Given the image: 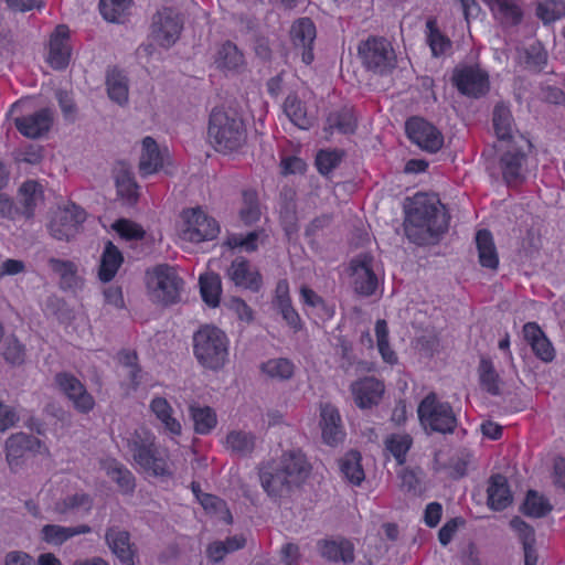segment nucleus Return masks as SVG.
I'll return each mask as SVG.
<instances>
[{
	"mask_svg": "<svg viewBox=\"0 0 565 565\" xmlns=\"http://www.w3.org/2000/svg\"><path fill=\"white\" fill-rule=\"evenodd\" d=\"M320 425L322 439L329 446H337L343 441L345 433L341 424V416L338 408L329 403L320 407Z\"/></svg>",
	"mask_w": 565,
	"mask_h": 565,
	"instance_id": "25",
	"label": "nucleus"
},
{
	"mask_svg": "<svg viewBox=\"0 0 565 565\" xmlns=\"http://www.w3.org/2000/svg\"><path fill=\"white\" fill-rule=\"evenodd\" d=\"M226 277L237 288L258 292L263 288V276L259 269L246 257H235L226 269Z\"/></svg>",
	"mask_w": 565,
	"mask_h": 565,
	"instance_id": "16",
	"label": "nucleus"
},
{
	"mask_svg": "<svg viewBox=\"0 0 565 565\" xmlns=\"http://www.w3.org/2000/svg\"><path fill=\"white\" fill-rule=\"evenodd\" d=\"M408 139L420 149L435 153L444 145L441 132L430 122L420 117H411L405 122Z\"/></svg>",
	"mask_w": 565,
	"mask_h": 565,
	"instance_id": "15",
	"label": "nucleus"
},
{
	"mask_svg": "<svg viewBox=\"0 0 565 565\" xmlns=\"http://www.w3.org/2000/svg\"><path fill=\"white\" fill-rule=\"evenodd\" d=\"M49 265L52 270L60 276L61 289L75 290L81 286L82 280L77 276V266L75 263L52 257L49 259Z\"/></svg>",
	"mask_w": 565,
	"mask_h": 565,
	"instance_id": "38",
	"label": "nucleus"
},
{
	"mask_svg": "<svg viewBox=\"0 0 565 565\" xmlns=\"http://www.w3.org/2000/svg\"><path fill=\"white\" fill-rule=\"evenodd\" d=\"M92 529L89 525L81 524L77 526H62L56 524L44 525L41 530L42 539L49 544L61 545L68 539L90 533Z\"/></svg>",
	"mask_w": 565,
	"mask_h": 565,
	"instance_id": "36",
	"label": "nucleus"
},
{
	"mask_svg": "<svg viewBox=\"0 0 565 565\" xmlns=\"http://www.w3.org/2000/svg\"><path fill=\"white\" fill-rule=\"evenodd\" d=\"M493 127L499 140L515 141L513 139V117L510 108L504 104H498L493 109Z\"/></svg>",
	"mask_w": 565,
	"mask_h": 565,
	"instance_id": "44",
	"label": "nucleus"
},
{
	"mask_svg": "<svg viewBox=\"0 0 565 565\" xmlns=\"http://www.w3.org/2000/svg\"><path fill=\"white\" fill-rule=\"evenodd\" d=\"M85 220V210L71 202L54 212L49 223V232L55 239L70 241L78 233Z\"/></svg>",
	"mask_w": 565,
	"mask_h": 565,
	"instance_id": "11",
	"label": "nucleus"
},
{
	"mask_svg": "<svg viewBox=\"0 0 565 565\" xmlns=\"http://www.w3.org/2000/svg\"><path fill=\"white\" fill-rule=\"evenodd\" d=\"M43 199L42 185L35 180L24 181L18 191L19 212L30 220L34 216L39 200Z\"/></svg>",
	"mask_w": 565,
	"mask_h": 565,
	"instance_id": "31",
	"label": "nucleus"
},
{
	"mask_svg": "<svg viewBox=\"0 0 565 565\" xmlns=\"http://www.w3.org/2000/svg\"><path fill=\"white\" fill-rule=\"evenodd\" d=\"M239 218L245 225H252L260 218L258 194L255 190L243 192V207L239 211Z\"/></svg>",
	"mask_w": 565,
	"mask_h": 565,
	"instance_id": "57",
	"label": "nucleus"
},
{
	"mask_svg": "<svg viewBox=\"0 0 565 565\" xmlns=\"http://www.w3.org/2000/svg\"><path fill=\"white\" fill-rule=\"evenodd\" d=\"M476 246L478 250L479 264L483 268L495 270L499 267V255L493 241L492 233L482 228L476 233Z\"/></svg>",
	"mask_w": 565,
	"mask_h": 565,
	"instance_id": "32",
	"label": "nucleus"
},
{
	"mask_svg": "<svg viewBox=\"0 0 565 565\" xmlns=\"http://www.w3.org/2000/svg\"><path fill=\"white\" fill-rule=\"evenodd\" d=\"M4 360L12 365H21L25 358V347L17 339L7 341L3 353Z\"/></svg>",
	"mask_w": 565,
	"mask_h": 565,
	"instance_id": "62",
	"label": "nucleus"
},
{
	"mask_svg": "<svg viewBox=\"0 0 565 565\" xmlns=\"http://www.w3.org/2000/svg\"><path fill=\"white\" fill-rule=\"evenodd\" d=\"M363 66L380 76L391 74L396 67V55L392 44L384 38L369 36L359 45Z\"/></svg>",
	"mask_w": 565,
	"mask_h": 565,
	"instance_id": "7",
	"label": "nucleus"
},
{
	"mask_svg": "<svg viewBox=\"0 0 565 565\" xmlns=\"http://www.w3.org/2000/svg\"><path fill=\"white\" fill-rule=\"evenodd\" d=\"M182 30L183 20L180 13L164 7L152 17L150 36L158 45L169 49L179 40Z\"/></svg>",
	"mask_w": 565,
	"mask_h": 565,
	"instance_id": "10",
	"label": "nucleus"
},
{
	"mask_svg": "<svg viewBox=\"0 0 565 565\" xmlns=\"http://www.w3.org/2000/svg\"><path fill=\"white\" fill-rule=\"evenodd\" d=\"M199 503L202 505L206 513L222 519L227 524L232 523L233 518L227 508V504L220 497L206 493L200 497Z\"/></svg>",
	"mask_w": 565,
	"mask_h": 565,
	"instance_id": "58",
	"label": "nucleus"
},
{
	"mask_svg": "<svg viewBox=\"0 0 565 565\" xmlns=\"http://www.w3.org/2000/svg\"><path fill=\"white\" fill-rule=\"evenodd\" d=\"M215 65L224 72H235L244 65V55L231 41L224 42L217 50Z\"/></svg>",
	"mask_w": 565,
	"mask_h": 565,
	"instance_id": "40",
	"label": "nucleus"
},
{
	"mask_svg": "<svg viewBox=\"0 0 565 565\" xmlns=\"http://www.w3.org/2000/svg\"><path fill=\"white\" fill-rule=\"evenodd\" d=\"M525 63L530 68L541 72L547 64V52L543 47L531 46L526 51Z\"/></svg>",
	"mask_w": 565,
	"mask_h": 565,
	"instance_id": "64",
	"label": "nucleus"
},
{
	"mask_svg": "<svg viewBox=\"0 0 565 565\" xmlns=\"http://www.w3.org/2000/svg\"><path fill=\"white\" fill-rule=\"evenodd\" d=\"M299 292L302 305L313 309L315 315L321 321H329L334 317L335 306L331 302H328L313 289L308 286H301Z\"/></svg>",
	"mask_w": 565,
	"mask_h": 565,
	"instance_id": "35",
	"label": "nucleus"
},
{
	"mask_svg": "<svg viewBox=\"0 0 565 565\" xmlns=\"http://www.w3.org/2000/svg\"><path fill=\"white\" fill-rule=\"evenodd\" d=\"M29 451L50 455L49 448L39 438L25 433L13 434L6 441V458L12 470L22 463V459Z\"/></svg>",
	"mask_w": 565,
	"mask_h": 565,
	"instance_id": "17",
	"label": "nucleus"
},
{
	"mask_svg": "<svg viewBox=\"0 0 565 565\" xmlns=\"http://www.w3.org/2000/svg\"><path fill=\"white\" fill-rule=\"evenodd\" d=\"M358 128V118L351 106H343L331 110L324 122V131L328 135H353Z\"/></svg>",
	"mask_w": 565,
	"mask_h": 565,
	"instance_id": "27",
	"label": "nucleus"
},
{
	"mask_svg": "<svg viewBox=\"0 0 565 565\" xmlns=\"http://www.w3.org/2000/svg\"><path fill=\"white\" fill-rule=\"evenodd\" d=\"M375 335L379 353L383 361L390 365L397 363V355L388 342V327L384 319H379L375 323Z\"/></svg>",
	"mask_w": 565,
	"mask_h": 565,
	"instance_id": "55",
	"label": "nucleus"
},
{
	"mask_svg": "<svg viewBox=\"0 0 565 565\" xmlns=\"http://www.w3.org/2000/svg\"><path fill=\"white\" fill-rule=\"evenodd\" d=\"M106 86L111 100L119 105L128 102V79L121 70L114 67L107 72Z\"/></svg>",
	"mask_w": 565,
	"mask_h": 565,
	"instance_id": "43",
	"label": "nucleus"
},
{
	"mask_svg": "<svg viewBox=\"0 0 565 565\" xmlns=\"http://www.w3.org/2000/svg\"><path fill=\"white\" fill-rule=\"evenodd\" d=\"M182 238L191 243L213 241L220 234L217 221L201 207L188 209L182 213Z\"/></svg>",
	"mask_w": 565,
	"mask_h": 565,
	"instance_id": "9",
	"label": "nucleus"
},
{
	"mask_svg": "<svg viewBox=\"0 0 565 565\" xmlns=\"http://www.w3.org/2000/svg\"><path fill=\"white\" fill-rule=\"evenodd\" d=\"M132 0H100L99 11L106 21L122 23L129 14Z\"/></svg>",
	"mask_w": 565,
	"mask_h": 565,
	"instance_id": "48",
	"label": "nucleus"
},
{
	"mask_svg": "<svg viewBox=\"0 0 565 565\" xmlns=\"http://www.w3.org/2000/svg\"><path fill=\"white\" fill-rule=\"evenodd\" d=\"M502 25L518 26L524 18L520 0H482Z\"/></svg>",
	"mask_w": 565,
	"mask_h": 565,
	"instance_id": "28",
	"label": "nucleus"
},
{
	"mask_svg": "<svg viewBox=\"0 0 565 565\" xmlns=\"http://www.w3.org/2000/svg\"><path fill=\"white\" fill-rule=\"evenodd\" d=\"M417 415L423 428L429 433L452 434L458 426V419L450 403L440 401L434 392L428 393L420 401Z\"/></svg>",
	"mask_w": 565,
	"mask_h": 565,
	"instance_id": "5",
	"label": "nucleus"
},
{
	"mask_svg": "<svg viewBox=\"0 0 565 565\" xmlns=\"http://www.w3.org/2000/svg\"><path fill=\"white\" fill-rule=\"evenodd\" d=\"M264 230H256L248 232L246 235L233 233L227 235L225 245L231 249L241 248L247 253H253L258 249V242Z\"/></svg>",
	"mask_w": 565,
	"mask_h": 565,
	"instance_id": "56",
	"label": "nucleus"
},
{
	"mask_svg": "<svg viewBox=\"0 0 565 565\" xmlns=\"http://www.w3.org/2000/svg\"><path fill=\"white\" fill-rule=\"evenodd\" d=\"M260 370L270 379L287 381L295 373V364L289 359L277 358L262 363Z\"/></svg>",
	"mask_w": 565,
	"mask_h": 565,
	"instance_id": "49",
	"label": "nucleus"
},
{
	"mask_svg": "<svg viewBox=\"0 0 565 565\" xmlns=\"http://www.w3.org/2000/svg\"><path fill=\"white\" fill-rule=\"evenodd\" d=\"M13 122L22 136L39 139L51 130L54 122V113L51 108L44 107L33 114L14 118Z\"/></svg>",
	"mask_w": 565,
	"mask_h": 565,
	"instance_id": "20",
	"label": "nucleus"
},
{
	"mask_svg": "<svg viewBox=\"0 0 565 565\" xmlns=\"http://www.w3.org/2000/svg\"><path fill=\"white\" fill-rule=\"evenodd\" d=\"M435 195L418 192L405 206L404 230L407 238L424 245L430 237L448 231L449 217Z\"/></svg>",
	"mask_w": 565,
	"mask_h": 565,
	"instance_id": "2",
	"label": "nucleus"
},
{
	"mask_svg": "<svg viewBox=\"0 0 565 565\" xmlns=\"http://www.w3.org/2000/svg\"><path fill=\"white\" fill-rule=\"evenodd\" d=\"M413 445L408 434H392L385 439V448L395 458L398 466L406 462V456Z\"/></svg>",
	"mask_w": 565,
	"mask_h": 565,
	"instance_id": "51",
	"label": "nucleus"
},
{
	"mask_svg": "<svg viewBox=\"0 0 565 565\" xmlns=\"http://www.w3.org/2000/svg\"><path fill=\"white\" fill-rule=\"evenodd\" d=\"M342 157L343 152L338 149L319 150L315 160L318 172L322 175H328L340 166Z\"/></svg>",
	"mask_w": 565,
	"mask_h": 565,
	"instance_id": "59",
	"label": "nucleus"
},
{
	"mask_svg": "<svg viewBox=\"0 0 565 565\" xmlns=\"http://www.w3.org/2000/svg\"><path fill=\"white\" fill-rule=\"evenodd\" d=\"M535 13L544 24L553 23L565 17V1L541 0L536 4Z\"/></svg>",
	"mask_w": 565,
	"mask_h": 565,
	"instance_id": "53",
	"label": "nucleus"
},
{
	"mask_svg": "<svg viewBox=\"0 0 565 565\" xmlns=\"http://www.w3.org/2000/svg\"><path fill=\"white\" fill-rule=\"evenodd\" d=\"M487 500L493 511H503L512 503L513 495L505 476L494 473L489 478Z\"/></svg>",
	"mask_w": 565,
	"mask_h": 565,
	"instance_id": "29",
	"label": "nucleus"
},
{
	"mask_svg": "<svg viewBox=\"0 0 565 565\" xmlns=\"http://www.w3.org/2000/svg\"><path fill=\"white\" fill-rule=\"evenodd\" d=\"M189 411L196 434L207 435L216 427L217 416L212 407L192 405Z\"/></svg>",
	"mask_w": 565,
	"mask_h": 565,
	"instance_id": "45",
	"label": "nucleus"
},
{
	"mask_svg": "<svg viewBox=\"0 0 565 565\" xmlns=\"http://www.w3.org/2000/svg\"><path fill=\"white\" fill-rule=\"evenodd\" d=\"M169 156L167 148L160 149L152 137L142 139V150L139 161V172L142 177L157 173L163 168L164 161Z\"/></svg>",
	"mask_w": 565,
	"mask_h": 565,
	"instance_id": "26",
	"label": "nucleus"
},
{
	"mask_svg": "<svg viewBox=\"0 0 565 565\" xmlns=\"http://www.w3.org/2000/svg\"><path fill=\"white\" fill-rule=\"evenodd\" d=\"M93 507V499L89 494L81 492L67 495L55 503V511L60 514H67L78 510L89 512Z\"/></svg>",
	"mask_w": 565,
	"mask_h": 565,
	"instance_id": "54",
	"label": "nucleus"
},
{
	"mask_svg": "<svg viewBox=\"0 0 565 565\" xmlns=\"http://www.w3.org/2000/svg\"><path fill=\"white\" fill-rule=\"evenodd\" d=\"M532 148V142L523 136L519 141L509 142L508 149L500 157L502 177L508 185L516 184L522 180V168Z\"/></svg>",
	"mask_w": 565,
	"mask_h": 565,
	"instance_id": "12",
	"label": "nucleus"
},
{
	"mask_svg": "<svg viewBox=\"0 0 565 565\" xmlns=\"http://www.w3.org/2000/svg\"><path fill=\"white\" fill-rule=\"evenodd\" d=\"M230 340L215 326H202L193 335V353L204 369L218 371L228 361Z\"/></svg>",
	"mask_w": 565,
	"mask_h": 565,
	"instance_id": "4",
	"label": "nucleus"
},
{
	"mask_svg": "<svg viewBox=\"0 0 565 565\" xmlns=\"http://www.w3.org/2000/svg\"><path fill=\"white\" fill-rule=\"evenodd\" d=\"M105 541L122 565H135L137 551L128 531L116 525L108 526L105 532Z\"/></svg>",
	"mask_w": 565,
	"mask_h": 565,
	"instance_id": "21",
	"label": "nucleus"
},
{
	"mask_svg": "<svg viewBox=\"0 0 565 565\" xmlns=\"http://www.w3.org/2000/svg\"><path fill=\"white\" fill-rule=\"evenodd\" d=\"M478 374L480 385L487 393L493 396L500 394V377L490 359H480Z\"/></svg>",
	"mask_w": 565,
	"mask_h": 565,
	"instance_id": "47",
	"label": "nucleus"
},
{
	"mask_svg": "<svg viewBox=\"0 0 565 565\" xmlns=\"http://www.w3.org/2000/svg\"><path fill=\"white\" fill-rule=\"evenodd\" d=\"M339 468L342 477L352 486H360L365 478L362 467V456L358 450L348 451L339 460Z\"/></svg>",
	"mask_w": 565,
	"mask_h": 565,
	"instance_id": "39",
	"label": "nucleus"
},
{
	"mask_svg": "<svg viewBox=\"0 0 565 565\" xmlns=\"http://www.w3.org/2000/svg\"><path fill=\"white\" fill-rule=\"evenodd\" d=\"M521 511L531 518H543L552 511L548 500L540 495L535 490H529Z\"/></svg>",
	"mask_w": 565,
	"mask_h": 565,
	"instance_id": "52",
	"label": "nucleus"
},
{
	"mask_svg": "<svg viewBox=\"0 0 565 565\" xmlns=\"http://www.w3.org/2000/svg\"><path fill=\"white\" fill-rule=\"evenodd\" d=\"M451 81L461 95L471 98H480L490 89L488 73L478 66L456 67Z\"/></svg>",
	"mask_w": 565,
	"mask_h": 565,
	"instance_id": "14",
	"label": "nucleus"
},
{
	"mask_svg": "<svg viewBox=\"0 0 565 565\" xmlns=\"http://www.w3.org/2000/svg\"><path fill=\"white\" fill-rule=\"evenodd\" d=\"M150 411L154 414L167 434L171 437H179L181 435L182 425L173 416V408L164 397H153L150 402Z\"/></svg>",
	"mask_w": 565,
	"mask_h": 565,
	"instance_id": "30",
	"label": "nucleus"
},
{
	"mask_svg": "<svg viewBox=\"0 0 565 565\" xmlns=\"http://www.w3.org/2000/svg\"><path fill=\"white\" fill-rule=\"evenodd\" d=\"M319 550L322 557L351 564L354 561V545L347 539L324 540L319 542Z\"/></svg>",
	"mask_w": 565,
	"mask_h": 565,
	"instance_id": "33",
	"label": "nucleus"
},
{
	"mask_svg": "<svg viewBox=\"0 0 565 565\" xmlns=\"http://www.w3.org/2000/svg\"><path fill=\"white\" fill-rule=\"evenodd\" d=\"M282 108L289 120L299 129L307 130L312 126L305 103L296 94L286 97Z\"/></svg>",
	"mask_w": 565,
	"mask_h": 565,
	"instance_id": "41",
	"label": "nucleus"
},
{
	"mask_svg": "<svg viewBox=\"0 0 565 565\" xmlns=\"http://www.w3.org/2000/svg\"><path fill=\"white\" fill-rule=\"evenodd\" d=\"M522 333L524 340L531 347L533 354L539 360L544 363H551L555 359V348L537 322L532 321L524 323Z\"/></svg>",
	"mask_w": 565,
	"mask_h": 565,
	"instance_id": "22",
	"label": "nucleus"
},
{
	"mask_svg": "<svg viewBox=\"0 0 565 565\" xmlns=\"http://www.w3.org/2000/svg\"><path fill=\"white\" fill-rule=\"evenodd\" d=\"M58 391L72 403L74 409L81 414H88L95 407V398L85 385L70 372H58L54 376Z\"/></svg>",
	"mask_w": 565,
	"mask_h": 565,
	"instance_id": "13",
	"label": "nucleus"
},
{
	"mask_svg": "<svg viewBox=\"0 0 565 565\" xmlns=\"http://www.w3.org/2000/svg\"><path fill=\"white\" fill-rule=\"evenodd\" d=\"M124 263V256L113 242L108 241L105 245L100 258L98 277L103 282H109L116 276L118 269Z\"/></svg>",
	"mask_w": 565,
	"mask_h": 565,
	"instance_id": "34",
	"label": "nucleus"
},
{
	"mask_svg": "<svg viewBox=\"0 0 565 565\" xmlns=\"http://www.w3.org/2000/svg\"><path fill=\"white\" fill-rule=\"evenodd\" d=\"M130 450L135 462L145 472L153 477H172L168 451L157 446L153 435L137 436L130 444Z\"/></svg>",
	"mask_w": 565,
	"mask_h": 565,
	"instance_id": "6",
	"label": "nucleus"
},
{
	"mask_svg": "<svg viewBox=\"0 0 565 565\" xmlns=\"http://www.w3.org/2000/svg\"><path fill=\"white\" fill-rule=\"evenodd\" d=\"M354 402L360 408L377 405L384 393V384L373 376L360 379L351 384Z\"/></svg>",
	"mask_w": 565,
	"mask_h": 565,
	"instance_id": "24",
	"label": "nucleus"
},
{
	"mask_svg": "<svg viewBox=\"0 0 565 565\" xmlns=\"http://www.w3.org/2000/svg\"><path fill=\"white\" fill-rule=\"evenodd\" d=\"M255 439L253 433L232 430L226 436V447L239 456H248L255 448Z\"/></svg>",
	"mask_w": 565,
	"mask_h": 565,
	"instance_id": "50",
	"label": "nucleus"
},
{
	"mask_svg": "<svg viewBox=\"0 0 565 565\" xmlns=\"http://www.w3.org/2000/svg\"><path fill=\"white\" fill-rule=\"evenodd\" d=\"M207 137L217 152H234L246 142V125L236 113L214 108L209 118Z\"/></svg>",
	"mask_w": 565,
	"mask_h": 565,
	"instance_id": "3",
	"label": "nucleus"
},
{
	"mask_svg": "<svg viewBox=\"0 0 565 565\" xmlns=\"http://www.w3.org/2000/svg\"><path fill=\"white\" fill-rule=\"evenodd\" d=\"M317 29L310 18L296 20L290 29V40L296 51L300 52L301 61L310 65L315 60L313 44Z\"/></svg>",
	"mask_w": 565,
	"mask_h": 565,
	"instance_id": "19",
	"label": "nucleus"
},
{
	"mask_svg": "<svg viewBox=\"0 0 565 565\" xmlns=\"http://www.w3.org/2000/svg\"><path fill=\"white\" fill-rule=\"evenodd\" d=\"M199 284L202 300L210 308L218 307L222 295V281L220 275L215 273H205L200 276Z\"/></svg>",
	"mask_w": 565,
	"mask_h": 565,
	"instance_id": "42",
	"label": "nucleus"
},
{
	"mask_svg": "<svg viewBox=\"0 0 565 565\" xmlns=\"http://www.w3.org/2000/svg\"><path fill=\"white\" fill-rule=\"evenodd\" d=\"M183 280L175 269L167 264L158 265L148 273L147 286L151 299L160 305L169 306L180 299Z\"/></svg>",
	"mask_w": 565,
	"mask_h": 565,
	"instance_id": "8",
	"label": "nucleus"
},
{
	"mask_svg": "<svg viewBox=\"0 0 565 565\" xmlns=\"http://www.w3.org/2000/svg\"><path fill=\"white\" fill-rule=\"evenodd\" d=\"M373 258L369 254L351 260L350 267L355 276L354 289L359 295L371 296L377 288V277L372 268Z\"/></svg>",
	"mask_w": 565,
	"mask_h": 565,
	"instance_id": "23",
	"label": "nucleus"
},
{
	"mask_svg": "<svg viewBox=\"0 0 565 565\" xmlns=\"http://www.w3.org/2000/svg\"><path fill=\"white\" fill-rule=\"evenodd\" d=\"M511 529L516 532L523 547H530L535 544L534 529L523 521L520 516H514L510 521Z\"/></svg>",
	"mask_w": 565,
	"mask_h": 565,
	"instance_id": "63",
	"label": "nucleus"
},
{
	"mask_svg": "<svg viewBox=\"0 0 565 565\" xmlns=\"http://www.w3.org/2000/svg\"><path fill=\"white\" fill-rule=\"evenodd\" d=\"M117 193L128 203H135L138 200V184L130 172L124 171L116 177Z\"/></svg>",
	"mask_w": 565,
	"mask_h": 565,
	"instance_id": "60",
	"label": "nucleus"
},
{
	"mask_svg": "<svg viewBox=\"0 0 565 565\" xmlns=\"http://www.w3.org/2000/svg\"><path fill=\"white\" fill-rule=\"evenodd\" d=\"M426 28L427 43L434 57H440L451 50V40L438 29L435 20H428Z\"/></svg>",
	"mask_w": 565,
	"mask_h": 565,
	"instance_id": "46",
	"label": "nucleus"
},
{
	"mask_svg": "<svg viewBox=\"0 0 565 565\" xmlns=\"http://www.w3.org/2000/svg\"><path fill=\"white\" fill-rule=\"evenodd\" d=\"M113 228L119 234L120 237L128 241L141 239L145 236L143 228L139 224L127 218L117 220L113 224Z\"/></svg>",
	"mask_w": 565,
	"mask_h": 565,
	"instance_id": "61",
	"label": "nucleus"
},
{
	"mask_svg": "<svg viewBox=\"0 0 565 565\" xmlns=\"http://www.w3.org/2000/svg\"><path fill=\"white\" fill-rule=\"evenodd\" d=\"M310 472L311 465L306 455L297 449L284 451L278 460L262 463L258 477L267 495L278 499L300 487Z\"/></svg>",
	"mask_w": 565,
	"mask_h": 565,
	"instance_id": "1",
	"label": "nucleus"
},
{
	"mask_svg": "<svg viewBox=\"0 0 565 565\" xmlns=\"http://www.w3.org/2000/svg\"><path fill=\"white\" fill-rule=\"evenodd\" d=\"M106 475L119 488L122 494H131L136 488V479L132 472L116 459L107 460L104 463Z\"/></svg>",
	"mask_w": 565,
	"mask_h": 565,
	"instance_id": "37",
	"label": "nucleus"
},
{
	"mask_svg": "<svg viewBox=\"0 0 565 565\" xmlns=\"http://www.w3.org/2000/svg\"><path fill=\"white\" fill-rule=\"evenodd\" d=\"M71 57L70 29L65 24H58L50 35L45 62L55 71H64Z\"/></svg>",
	"mask_w": 565,
	"mask_h": 565,
	"instance_id": "18",
	"label": "nucleus"
}]
</instances>
